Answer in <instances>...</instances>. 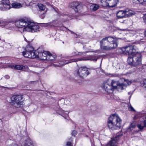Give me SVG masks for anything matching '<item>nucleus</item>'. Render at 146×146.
Masks as SVG:
<instances>
[{
    "instance_id": "58836bf2",
    "label": "nucleus",
    "mask_w": 146,
    "mask_h": 146,
    "mask_svg": "<svg viewBox=\"0 0 146 146\" xmlns=\"http://www.w3.org/2000/svg\"><path fill=\"white\" fill-rule=\"evenodd\" d=\"M142 5L144 6L146 5V0H144Z\"/></svg>"
},
{
    "instance_id": "39448f33",
    "label": "nucleus",
    "mask_w": 146,
    "mask_h": 146,
    "mask_svg": "<svg viewBox=\"0 0 146 146\" xmlns=\"http://www.w3.org/2000/svg\"><path fill=\"white\" fill-rule=\"evenodd\" d=\"M22 53L23 55L25 57L34 58H36L38 52L34 51L33 47L28 45L25 48V52H23Z\"/></svg>"
},
{
    "instance_id": "09e8293b",
    "label": "nucleus",
    "mask_w": 146,
    "mask_h": 146,
    "mask_svg": "<svg viewBox=\"0 0 146 146\" xmlns=\"http://www.w3.org/2000/svg\"><path fill=\"white\" fill-rule=\"evenodd\" d=\"M91 52H94V51H91Z\"/></svg>"
},
{
    "instance_id": "72a5a7b5",
    "label": "nucleus",
    "mask_w": 146,
    "mask_h": 146,
    "mask_svg": "<svg viewBox=\"0 0 146 146\" xmlns=\"http://www.w3.org/2000/svg\"><path fill=\"white\" fill-rule=\"evenodd\" d=\"M9 68L13 69H14V67H15V66L14 65L11 64L9 65L8 66Z\"/></svg>"
},
{
    "instance_id": "5701e85b",
    "label": "nucleus",
    "mask_w": 146,
    "mask_h": 146,
    "mask_svg": "<svg viewBox=\"0 0 146 146\" xmlns=\"http://www.w3.org/2000/svg\"><path fill=\"white\" fill-rule=\"evenodd\" d=\"M137 65H140L141 64L142 55L141 53L137 52Z\"/></svg>"
},
{
    "instance_id": "f03ea898",
    "label": "nucleus",
    "mask_w": 146,
    "mask_h": 146,
    "mask_svg": "<svg viewBox=\"0 0 146 146\" xmlns=\"http://www.w3.org/2000/svg\"><path fill=\"white\" fill-rule=\"evenodd\" d=\"M15 23L16 26L18 28L25 27L23 29L24 31H27L32 33L39 31L38 29L39 26L27 19H21L16 21Z\"/></svg>"
},
{
    "instance_id": "f3484780",
    "label": "nucleus",
    "mask_w": 146,
    "mask_h": 146,
    "mask_svg": "<svg viewBox=\"0 0 146 146\" xmlns=\"http://www.w3.org/2000/svg\"><path fill=\"white\" fill-rule=\"evenodd\" d=\"M137 117L135 115L134 117L133 121L131 122L129 127L127 129L128 131H131L132 129L131 128H135L137 125Z\"/></svg>"
},
{
    "instance_id": "412c9836",
    "label": "nucleus",
    "mask_w": 146,
    "mask_h": 146,
    "mask_svg": "<svg viewBox=\"0 0 146 146\" xmlns=\"http://www.w3.org/2000/svg\"><path fill=\"white\" fill-rule=\"evenodd\" d=\"M26 68L25 66L23 65H15L14 69L20 70H23L25 71V69Z\"/></svg>"
},
{
    "instance_id": "423d86ee",
    "label": "nucleus",
    "mask_w": 146,
    "mask_h": 146,
    "mask_svg": "<svg viewBox=\"0 0 146 146\" xmlns=\"http://www.w3.org/2000/svg\"><path fill=\"white\" fill-rule=\"evenodd\" d=\"M89 72L88 68L85 67H82L77 69L75 72V74L76 76L83 78L85 76L89 74Z\"/></svg>"
},
{
    "instance_id": "ddd939ff",
    "label": "nucleus",
    "mask_w": 146,
    "mask_h": 146,
    "mask_svg": "<svg viewBox=\"0 0 146 146\" xmlns=\"http://www.w3.org/2000/svg\"><path fill=\"white\" fill-rule=\"evenodd\" d=\"M130 11H119L117 13V17L118 18H121L129 16L132 14L133 15V14L130 12Z\"/></svg>"
},
{
    "instance_id": "dca6fc26",
    "label": "nucleus",
    "mask_w": 146,
    "mask_h": 146,
    "mask_svg": "<svg viewBox=\"0 0 146 146\" xmlns=\"http://www.w3.org/2000/svg\"><path fill=\"white\" fill-rule=\"evenodd\" d=\"M128 64L131 66H135L137 62V56L136 55H133V56H129L127 59Z\"/></svg>"
},
{
    "instance_id": "7c9ffc66",
    "label": "nucleus",
    "mask_w": 146,
    "mask_h": 146,
    "mask_svg": "<svg viewBox=\"0 0 146 146\" xmlns=\"http://www.w3.org/2000/svg\"><path fill=\"white\" fill-rule=\"evenodd\" d=\"M39 80L35 81H31L30 82V83L31 84H36L39 81Z\"/></svg>"
},
{
    "instance_id": "4468645a",
    "label": "nucleus",
    "mask_w": 146,
    "mask_h": 146,
    "mask_svg": "<svg viewBox=\"0 0 146 146\" xmlns=\"http://www.w3.org/2000/svg\"><path fill=\"white\" fill-rule=\"evenodd\" d=\"M123 135L122 133L120 132L117 133L116 135L108 143V146H117L116 145L117 141Z\"/></svg>"
},
{
    "instance_id": "ea45409f",
    "label": "nucleus",
    "mask_w": 146,
    "mask_h": 146,
    "mask_svg": "<svg viewBox=\"0 0 146 146\" xmlns=\"http://www.w3.org/2000/svg\"><path fill=\"white\" fill-rule=\"evenodd\" d=\"M117 29L118 30H121V31H124L125 30L124 29H119L118 28H117Z\"/></svg>"
},
{
    "instance_id": "8fccbe9b",
    "label": "nucleus",
    "mask_w": 146,
    "mask_h": 146,
    "mask_svg": "<svg viewBox=\"0 0 146 146\" xmlns=\"http://www.w3.org/2000/svg\"><path fill=\"white\" fill-rule=\"evenodd\" d=\"M138 115H139V114H137V116Z\"/></svg>"
},
{
    "instance_id": "9d476101",
    "label": "nucleus",
    "mask_w": 146,
    "mask_h": 146,
    "mask_svg": "<svg viewBox=\"0 0 146 146\" xmlns=\"http://www.w3.org/2000/svg\"><path fill=\"white\" fill-rule=\"evenodd\" d=\"M0 10L5 11L10 9L11 7L9 0H0Z\"/></svg>"
},
{
    "instance_id": "c85d7f7f",
    "label": "nucleus",
    "mask_w": 146,
    "mask_h": 146,
    "mask_svg": "<svg viewBox=\"0 0 146 146\" xmlns=\"http://www.w3.org/2000/svg\"><path fill=\"white\" fill-rule=\"evenodd\" d=\"M130 105H128V110L130 111H136L131 106L130 104Z\"/></svg>"
},
{
    "instance_id": "6ab92c4d",
    "label": "nucleus",
    "mask_w": 146,
    "mask_h": 146,
    "mask_svg": "<svg viewBox=\"0 0 146 146\" xmlns=\"http://www.w3.org/2000/svg\"><path fill=\"white\" fill-rule=\"evenodd\" d=\"M137 127L140 130H142L144 127H146V115L145 116V119L144 120L143 123L137 125Z\"/></svg>"
},
{
    "instance_id": "6e6552de",
    "label": "nucleus",
    "mask_w": 146,
    "mask_h": 146,
    "mask_svg": "<svg viewBox=\"0 0 146 146\" xmlns=\"http://www.w3.org/2000/svg\"><path fill=\"white\" fill-rule=\"evenodd\" d=\"M118 0H101L102 5L104 7L108 6L113 7L116 6Z\"/></svg>"
},
{
    "instance_id": "b1692460",
    "label": "nucleus",
    "mask_w": 146,
    "mask_h": 146,
    "mask_svg": "<svg viewBox=\"0 0 146 146\" xmlns=\"http://www.w3.org/2000/svg\"><path fill=\"white\" fill-rule=\"evenodd\" d=\"M99 7V6L97 4H93L91 6L92 9L93 11L97 10Z\"/></svg>"
},
{
    "instance_id": "2f4dec72",
    "label": "nucleus",
    "mask_w": 146,
    "mask_h": 146,
    "mask_svg": "<svg viewBox=\"0 0 146 146\" xmlns=\"http://www.w3.org/2000/svg\"><path fill=\"white\" fill-rule=\"evenodd\" d=\"M77 133L76 131L75 130H73L72 131L71 134L73 136H75Z\"/></svg>"
},
{
    "instance_id": "f257e3e1",
    "label": "nucleus",
    "mask_w": 146,
    "mask_h": 146,
    "mask_svg": "<svg viewBox=\"0 0 146 146\" xmlns=\"http://www.w3.org/2000/svg\"><path fill=\"white\" fill-rule=\"evenodd\" d=\"M101 49L109 51L116 48L118 46L117 40L115 37L108 36L103 38L100 41Z\"/></svg>"
},
{
    "instance_id": "e433bc0d",
    "label": "nucleus",
    "mask_w": 146,
    "mask_h": 146,
    "mask_svg": "<svg viewBox=\"0 0 146 146\" xmlns=\"http://www.w3.org/2000/svg\"><path fill=\"white\" fill-rule=\"evenodd\" d=\"M131 1L133 3L135 4H137V0H131Z\"/></svg>"
},
{
    "instance_id": "a878e982",
    "label": "nucleus",
    "mask_w": 146,
    "mask_h": 146,
    "mask_svg": "<svg viewBox=\"0 0 146 146\" xmlns=\"http://www.w3.org/2000/svg\"><path fill=\"white\" fill-rule=\"evenodd\" d=\"M62 112L63 113V114L61 115L62 117H64L65 119H67V120H68L69 119V117L68 116V113H64V111L63 110H62Z\"/></svg>"
},
{
    "instance_id": "49530a36",
    "label": "nucleus",
    "mask_w": 146,
    "mask_h": 146,
    "mask_svg": "<svg viewBox=\"0 0 146 146\" xmlns=\"http://www.w3.org/2000/svg\"><path fill=\"white\" fill-rule=\"evenodd\" d=\"M131 95H130L129 96V100H130V98L131 97Z\"/></svg>"
},
{
    "instance_id": "37998d69",
    "label": "nucleus",
    "mask_w": 146,
    "mask_h": 146,
    "mask_svg": "<svg viewBox=\"0 0 146 146\" xmlns=\"http://www.w3.org/2000/svg\"><path fill=\"white\" fill-rule=\"evenodd\" d=\"M78 52H74L72 53V54H75V55L76 56V54H78V53H77Z\"/></svg>"
},
{
    "instance_id": "a18cd8bd",
    "label": "nucleus",
    "mask_w": 146,
    "mask_h": 146,
    "mask_svg": "<svg viewBox=\"0 0 146 146\" xmlns=\"http://www.w3.org/2000/svg\"><path fill=\"white\" fill-rule=\"evenodd\" d=\"M2 22V21H0V24H1Z\"/></svg>"
},
{
    "instance_id": "a211bd4d",
    "label": "nucleus",
    "mask_w": 146,
    "mask_h": 146,
    "mask_svg": "<svg viewBox=\"0 0 146 146\" xmlns=\"http://www.w3.org/2000/svg\"><path fill=\"white\" fill-rule=\"evenodd\" d=\"M50 54H48L46 60L48 61H52V62L51 61H50V62L53 63V61L54 60L56 56L55 55H52L50 52Z\"/></svg>"
},
{
    "instance_id": "1a4fd4ad",
    "label": "nucleus",
    "mask_w": 146,
    "mask_h": 146,
    "mask_svg": "<svg viewBox=\"0 0 146 146\" xmlns=\"http://www.w3.org/2000/svg\"><path fill=\"white\" fill-rule=\"evenodd\" d=\"M12 101L14 102L15 103V105H17V106H15L17 108L20 107L21 105L22 104L23 96L21 95H14L12 96L11 98Z\"/></svg>"
},
{
    "instance_id": "4c0bfd02",
    "label": "nucleus",
    "mask_w": 146,
    "mask_h": 146,
    "mask_svg": "<svg viewBox=\"0 0 146 146\" xmlns=\"http://www.w3.org/2000/svg\"><path fill=\"white\" fill-rule=\"evenodd\" d=\"M5 78L7 79H8L10 78L9 76L8 75H6L5 76Z\"/></svg>"
},
{
    "instance_id": "f8f14e48",
    "label": "nucleus",
    "mask_w": 146,
    "mask_h": 146,
    "mask_svg": "<svg viewBox=\"0 0 146 146\" xmlns=\"http://www.w3.org/2000/svg\"><path fill=\"white\" fill-rule=\"evenodd\" d=\"M111 85L113 89H117L118 86V88H121V90H123L124 89L123 87H126L127 85L124 83H120L119 81H115L113 80L111 83Z\"/></svg>"
},
{
    "instance_id": "c03bdc74",
    "label": "nucleus",
    "mask_w": 146,
    "mask_h": 146,
    "mask_svg": "<svg viewBox=\"0 0 146 146\" xmlns=\"http://www.w3.org/2000/svg\"><path fill=\"white\" fill-rule=\"evenodd\" d=\"M42 17H43V18H44V16H45V15H44V14L43 13L42 15Z\"/></svg>"
},
{
    "instance_id": "9b49d317",
    "label": "nucleus",
    "mask_w": 146,
    "mask_h": 146,
    "mask_svg": "<svg viewBox=\"0 0 146 146\" xmlns=\"http://www.w3.org/2000/svg\"><path fill=\"white\" fill-rule=\"evenodd\" d=\"M41 49L39 48L36 51L38 52V53L36 54V58H39L42 60H46L48 54H50V52L46 51H44V50L40 52Z\"/></svg>"
},
{
    "instance_id": "0eeeda50",
    "label": "nucleus",
    "mask_w": 146,
    "mask_h": 146,
    "mask_svg": "<svg viewBox=\"0 0 146 146\" xmlns=\"http://www.w3.org/2000/svg\"><path fill=\"white\" fill-rule=\"evenodd\" d=\"M122 50L124 54L126 55H129L131 54L133 55H137V52L136 50L134 48V46L130 45L123 48Z\"/></svg>"
},
{
    "instance_id": "aec40b11",
    "label": "nucleus",
    "mask_w": 146,
    "mask_h": 146,
    "mask_svg": "<svg viewBox=\"0 0 146 146\" xmlns=\"http://www.w3.org/2000/svg\"><path fill=\"white\" fill-rule=\"evenodd\" d=\"M103 88L107 92H109L110 90H112L111 87L107 83L104 84Z\"/></svg>"
},
{
    "instance_id": "20e7f679",
    "label": "nucleus",
    "mask_w": 146,
    "mask_h": 146,
    "mask_svg": "<svg viewBox=\"0 0 146 146\" xmlns=\"http://www.w3.org/2000/svg\"><path fill=\"white\" fill-rule=\"evenodd\" d=\"M98 58L97 56H90L88 57V58L86 59L85 57H82L78 58L76 59H74L70 60L67 62V61H60V62L59 63L60 65H58L59 66L64 65L66 64H67L73 62H76L77 61H82V60H95L96 61Z\"/></svg>"
},
{
    "instance_id": "c756f323",
    "label": "nucleus",
    "mask_w": 146,
    "mask_h": 146,
    "mask_svg": "<svg viewBox=\"0 0 146 146\" xmlns=\"http://www.w3.org/2000/svg\"><path fill=\"white\" fill-rule=\"evenodd\" d=\"M141 86L146 88V79L141 82Z\"/></svg>"
},
{
    "instance_id": "f704fd0d",
    "label": "nucleus",
    "mask_w": 146,
    "mask_h": 146,
    "mask_svg": "<svg viewBox=\"0 0 146 146\" xmlns=\"http://www.w3.org/2000/svg\"><path fill=\"white\" fill-rule=\"evenodd\" d=\"M145 0H137L139 2V3L140 4H142L144 2Z\"/></svg>"
},
{
    "instance_id": "79ce46f5",
    "label": "nucleus",
    "mask_w": 146,
    "mask_h": 146,
    "mask_svg": "<svg viewBox=\"0 0 146 146\" xmlns=\"http://www.w3.org/2000/svg\"><path fill=\"white\" fill-rule=\"evenodd\" d=\"M144 34L145 36L146 37V29L145 31Z\"/></svg>"
},
{
    "instance_id": "bb28decb",
    "label": "nucleus",
    "mask_w": 146,
    "mask_h": 146,
    "mask_svg": "<svg viewBox=\"0 0 146 146\" xmlns=\"http://www.w3.org/2000/svg\"><path fill=\"white\" fill-rule=\"evenodd\" d=\"M43 24L45 26L46 25V26H49L51 27H59V26L57 25H56L55 26L54 25H53L52 24V23H50L46 24L44 23Z\"/></svg>"
},
{
    "instance_id": "de8ad7c7",
    "label": "nucleus",
    "mask_w": 146,
    "mask_h": 146,
    "mask_svg": "<svg viewBox=\"0 0 146 146\" xmlns=\"http://www.w3.org/2000/svg\"><path fill=\"white\" fill-rule=\"evenodd\" d=\"M128 94L129 95L130 94V92H128Z\"/></svg>"
},
{
    "instance_id": "cd10ccee",
    "label": "nucleus",
    "mask_w": 146,
    "mask_h": 146,
    "mask_svg": "<svg viewBox=\"0 0 146 146\" xmlns=\"http://www.w3.org/2000/svg\"><path fill=\"white\" fill-rule=\"evenodd\" d=\"M72 138H70V139L69 140V141L67 142L66 144V146H73L72 144Z\"/></svg>"
},
{
    "instance_id": "473e14b6",
    "label": "nucleus",
    "mask_w": 146,
    "mask_h": 146,
    "mask_svg": "<svg viewBox=\"0 0 146 146\" xmlns=\"http://www.w3.org/2000/svg\"><path fill=\"white\" fill-rule=\"evenodd\" d=\"M125 82H126L127 84V85H130L131 84V83L128 80L125 79H123Z\"/></svg>"
},
{
    "instance_id": "a19ab883",
    "label": "nucleus",
    "mask_w": 146,
    "mask_h": 146,
    "mask_svg": "<svg viewBox=\"0 0 146 146\" xmlns=\"http://www.w3.org/2000/svg\"><path fill=\"white\" fill-rule=\"evenodd\" d=\"M69 30V31H70V32H71V33H72L74 34H75L76 35H77V34H76L74 32H73V31H70V30Z\"/></svg>"
},
{
    "instance_id": "7ed1b4c3",
    "label": "nucleus",
    "mask_w": 146,
    "mask_h": 146,
    "mask_svg": "<svg viewBox=\"0 0 146 146\" xmlns=\"http://www.w3.org/2000/svg\"><path fill=\"white\" fill-rule=\"evenodd\" d=\"M122 121L118 116L113 114L109 118L108 125L112 129H117L120 128Z\"/></svg>"
},
{
    "instance_id": "393cba45",
    "label": "nucleus",
    "mask_w": 146,
    "mask_h": 146,
    "mask_svg": "<svg viewBox=\"0 0 146 146\" xmlns=\"http://www.w3.org/2000/svg\"><path fill=\"white\" fill-rule=\"evenodd\" d=\"M37 6L39 8V9L42 11L44 10L45 8V6L41 3H38L37 4Z\"/></svg>"
},
{
    "instance_id": "2eb2a0df",
    "label": "nucleus",
    "mask_w": 146,
    "mask_h": 146,
    "mask_svg": "<svg viewBox=\"0 0 146 146\" xmlns=\"http://www.w3.org/2000/svg\"><path fill=\"white\" fill-rule=\"evenodd\" d=\"M71 8L73 9L76 12H78L82 9V5L77 2H74L70 5Z\"/></svg>"
},
{
    "instance_id": "4be33fe9",
    "label": "nucleus",
    "mask_w": 146,
    "mask_h": 146,
    "mask_svg": "<svg viewBox=\"0 0 146 146\" xmlns=\"http://www.w3.org/2000/svg\"><path fill=\"white\" fill-rule=\"evenodd\" d=\"M11 5L13 8H19L22 7V5L20 3L17 2L12 3Z\"/></svg>"
},
{
    "instance_id": "c9c22d12",
    "label": "nucleus",
    "mask_w": 146,
    "mask_h": 146,
    "mask_svg": "<svg viewBox=\"0 0 146 146\" xmlns=\"http://www.w3.org/2000/svg\"><path fill=\"white\" fill-rule=\"evenodd\" d=\"M77 53L78 54H76V56L78 55H82L83 54V53H84V52H78Z\"/></svg>"
}]
</instances>
